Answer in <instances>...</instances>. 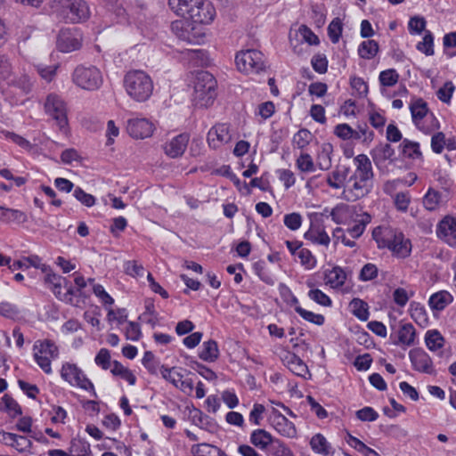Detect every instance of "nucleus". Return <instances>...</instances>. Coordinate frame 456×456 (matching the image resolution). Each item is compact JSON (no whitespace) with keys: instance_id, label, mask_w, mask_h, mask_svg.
<instances>
[{"instance_id":"obj_1","label":"nucleus","mask_w":456,"mask_h":456,"mask_svg":"<svg viewBox=\"0 0 456 456\" xmlns=\"http://www.w3.org/2000/svg\"><path fill=\"white\" fill-rule=\"evenodd\" d=\"M354 171L347 176L343 199L354 202L369 195L374 187L375 175L371 161L366 154L353 158Z\"/></svg>"},{"instance_id":"obj_2","label":"nucleus","mask_w":456,"mask_h":456,"mask_svg":"<svg viewBox=\"0 0 456 456\" xmlns=\"http://www.w3.org/2000/svg\"><path fill=\"white\" fill-rule=\"evenodd\" d=\"M371 237L379 250L389 251L396 259L404 260L411 255V240L399 228L379 225L372 230Z\"/></svg>"},{"instance_id":"obj_3","label":"nucleus","mask_w":456,"mask_h":456,"mask_svg":"<svg viewBox=\"0 0 456 456\" xmlns=\"http://www.w3.org/2000/svg\"><path fill=\"white\" fill-rule=\"evenodd\" d=\"M168 5L176 16L196 24H211L216 15L215 6L208 0H168Z\"/></svg>"},{"instance_id":"obj_4","label":"nucleus","mask_w":456,"mask_h":456,"mask_svg":"<svg viewBox=\"0 0 456 456\" xmlns=\"http://www.w3.org/2000/svg\"><path fill=\"white\" fill-rule=\"evenodd\" d=\"M27 268L35 267L39 269L45 276V284L50 289L57 299L65 304H73L71 299L72 289L67 282V278L56 274L51 266L42 262L37 255H30L25 257Z\"/></svg>"},{"instance_id":"obj_5","label":"nucleus","mask_w":456,"mask_h":456,"mask_svg":"<svg viewBox=\"0 0 456 456\" xmlns=\"http://www.w3.org/2000/svg\"><path fill=\"white\" fill-rule=\"evenodd\" d=\"M127 95L137 102H145L152 95L154 84L151 77L142 69L128 70L123 79Z\"/></svg>"},{"instance_id":"obj_6","label":"nucleus","mask_w":456,"mask_h":456,"mask_svg":"<svg viewBox=\"0 0 456 456\" xmlns=\"http://www.w3.org/2000/svg\"><path fill=\"white\" fill-rule=\"evenodd\" d=\"M51 10L58 19L72 24L86 21L91 15L85 0H52Z\"/></svg>"},{"instance_id":"obj_7","label":"nucleus","mask_w":456,"mask_h":456,"mask_svg":"<svg viewBox=\"0 0 456 456\" xmlns=\"http://www.w3.org/2000/svg\"><path fill=\"white\" fill-rule=\"evenodd\" d=\"M217 81L208 71L197 72L194 81L192 101L196 107L208 108L216 97Z\"/></svg>"},{"instance_id":"obj_8","label":"nucleus","mask_w":456,"mask_h":456,"mask_svg":"<svg viewBox=\"0 0 456 456\" xmlns=\"http://www.w3.org/2000/svg\"><path fill=\"white\" fill-rule=\"evenodd\" d=\"M60 376L70 387L86 391L91 395L97 397L94 383L77 363L71 362H62Z\"/></svg>"},{"instance_id":"obj_9","label":"nucleus","mask_w":456,"mask_h":456,"mask_svg":"<svg viewBox=\"0 0 456 456\" xmlns=\"http://www.w3.org/2000/svg\"><path fill=\"white\" fill-rule=\"evenodd\" d=\"M235 65L237 69L245 75H259L266 70L264 53L256 49L239 51L235 54Z\"/></svg>"},{"instance_id":"obj_10","label":"nucleus","mask_w":456,"mask_h":456,"mask_svg":"<svg viewBox=\"0 0 456 456\" xmlns=\"http://www.w3.org/2000/svg\"><path fill=\"white\" fill-rule=\"evenodd\" d=\"M33 360L47 375L53 373L52 362L59 357L60 350L56 343L49 338L38 339L33 345Z\"/></svg>"},{"instance_id":"obj_11","label":"nucleus","mask_w":456,"mask_h":456,"mask_svg":"<svg viewBox=\"0 0 456 456\" xmlns=\"http://www.w3.org/2000/svg\"><path fill=\"white\" fill-rule=\"evenodd\" d=\"M73 83L87 91L98 90L103 84V76L100 69L94 65H78L72 73Z\"/></svg>"},{"instance_id":"obj_12","label":"nucleus","mask_w":456,"mask_h":456,"mask_svg":"<svg viewBox=\"0 0 456 456\" xmlns=\"http://www.w3.org/2000/svg\"><path fill=\"white\" fill-rule=\"evenodd\" d=\"M45 109V112L55 120L60 130L67 133L69 130V120L64 101L59 95L51 94L46 97Z\"/></svg>"},{"instance_id":"obj_13","label":"nucleus","mask_w":456,"mask_h":456,"mask_svg":"<svg viewBox=\"0 0 456 456\" xmlns=\"http://www.w3.org/2000/svg\"><path fill=\"white\" fill-rule=\"evenodd\" d=\"M83 36L77 28H62L60 30L56 46L61 53H71L82 46Z\"/></svg>"},{"instance_id":"obj_14","label":"nucleus","mask_w":456,"mask_h":456,"mask_svg":"<svg viewBox=\"0 0 456 456\" xmlns=\"http://www.w3.org/2000/svg\"><path fill=\"white\" fill-rule=\"evenodd\" d=\"M409 359L415 371L428 375H435L436 373L431 357L422 348L411 349L409 352Z\"/></svg>"},{"instance_id":"obj_15","label":"nucleus","mask_w":456,"mask_h":456,"mask_svg":"<svg viewBox=\"0 0 456 456\" xmlns=\"http://www.w3.org/2000/svg\"><path fill=\"white\" fill-rule=\"evenodd\" d=\"M232 134L230 125L227 123H217L208 132L207 142L209 148L216 150L230 142Z\"/></svg>"},{"instance_id":"obj_16","label":"nucleus","mask_w":456,"mask_h":456,"mask_svg":"<svg viewBox=\"0 0 456 456\" xmlns=\"http://www.w3.org/2000/svg\"><path fill=\"white\" fill-rule=\"evenodd\" d=\"M283 365L286 366L296 376L307 379L306 375L311 376L307 365L294 352L288 349H282L279 354Z\"/></svg>"},{"instance_id":"obj_17","label":"nucleus","mask_w":456,"mask_h":456,"mask_svg":"<svg viewBox=\"0 0 456 456\" xmlns=\"http://www.w3.org/2000/svg\"><path fill=\"white\" fill-rule=\"evenodd\" d=\"M269 421L272 427L278 434L288 438H295L297 431L295 424L287 419L279 411L273 409L269 417Z\"/></svg>"},{"instance_id":"obj_18","label":"nucleus","mask_w":456,"mask_h":456,"mask_svg":"<svg viewBox=\"0 0 456 456\" xmlns=\"http://www.w3.org/2000/svg\"><path fill=\"white\" fill-rule=\"evenodd\" d=\"M171 29L176 37L183 41L192 45H202L205 42L206 32L202 30L196 31L191 28V31L185 28V22L183 20H175L171 23Z\"/></svg>"},{"instance_id":"obj_19","label":"nucleus","mask_w":456,"mask_h":456,"mask_svg":"<svg viewBox=\"0 0 456 456\" xmlns=\"http://www.w3.org/2000/svg\"><path fill=\"white\" fill-rule=\"evenodd\" d=\"M438 239L451 247L456 246V217L445 216L440 220L436 228Z\"/></svg>"},{"instance_id":"obj_20","label":"nucleus","mask_w":456,"mask_h":456,"mask_svg":"<svg viewBox=\"0 0 456 456\" xmlns=\"http://www.w3.org/2000/svg\"><path fill=\"white\" fill-rule=\"evenodd\" d=\"M154 129V124L145 118H131L127 121V133L134 139H145L151 137Z\"/></svg>"},{"instance_id":"obj_21","label":"nucleus","mask_w":456,"mask_h":456,"mask_svg":"<svg viewBox=\"0 0 456 456\" xmlns=\"http://www.w3.org/2000/svg\"><path fill=\"white\" fill-rule=\"evenodd\" d=\"M189 135L187 134H180L173 137L164 145V151L169 158L175 159L181 157L188 145Z\"/></svg>"},{"instance_id":"obj_22","label":"nucleus","mask_w":456,"mask_h":456,"mask_svg":"<svg viewBox=\"0 0 456 456\" xmlns=\"http://www.w3.org/2000/svg\"><path fill=\"white\" fill-rule=\"evenodd\" d=\"M371 219V216L367 212L357 213L351 221V224L347 225L346 232L354 240L359 239L365 232Z\"/></svg>"},{"instance_id":"obj_23","label":"nucleus","mask_w":456,"mask_h":456,"mask_svg":"<svg viewBox=\"0 0 456 456\" xmlns=\"http://www.w3.org/2000/svg\"><path fill=\"white\" fill-rule=\"evenodd\" d=\"M357 213L348 205L339 204L331 209L330 218L337 224L349 225Z\"/></svg>"},{"instance_id":"obj_24","label":"nucleus","mask_w":456,"mask_h":456,"mask_svg":"<svg viewBox=\"0 0 456 456\" xmlns=\"http://www.w3.org/2000/svg\"><path fill=\"white\" fill-rule=\"evenodd\" d=\"M402 157L412 161H422L423 154L420 150V144L418 142L411 141L407 138L402 140L399 145Z\"/></svg>"},{"instance_id":"obj_25","label":"nucleus","mask_w":456,"mask_h":456,"mask_svg":"<svg viewBox=\"0 0 456 456\" xmlns=\"http://www.w3.org/2000/svg\"><path fill=\"white\" fill-rule=\"evenodd\" d=\"M67 282L72 289V296L71 299L73 301V304H69L72 306L75 307H83L86 305V301L88 299L87 296L83 292V289L86 287V281L82 275H77L74 279V282L77 286V288H74L71 284V282L67 279Z\"/></svg>"},{"instance_id":"obj_26","label":"nucleus","mask_w":456,"mask_h":456,"mask_svg":"<svg viewBox=\"0 0 456 456\" xmlns=\"http://www.w3.org/2000/svg\"><path fill=\"white\" fill-rule=\"evenodd\" d=\"M347 279V274L344 268L336 265L331 269L326 270L324 273V281L326 285L331 289H341Z\"/></svg>"},{"instance_id":"obj_27","label":"nucleus","mask_w":456,"mask_h":456,"mask_svg":"<svg viewBox=\"0 0 456 456\" xmlns=\"http://www.w3.org/2000/svg\"><path fill=\"white\" fill-rule=\"evenodd\" d=\"M309 445L312 451L322 456H334L335 450L327 438L321 433L314 435L310 441Z\"/></svg>"},{"instance_id":"obj_28","label":"nucleus","mask_w":456,"mask_h":456,"mask_svg":"<svg viewBox=\"0 0 456 456\" xmlns=\"http://www.w3.org/2000/svg\"><path fill=\"white\" fill-rule=\"evenodd\" d=\"M304 238L311 241L313 244L328 248L330 243V238L325 228L321 225L311 224L309 229L305 232Z\"/></svg>"},{"instance_id":"obj_29","label":"nucleus","mask_w":456,"mask_h":456,"mask_svg":"<svg viewBox=\"0 0 456 456\" xmlns=\"http://www.w3.org/2000/svg\"><path fill=\"white\" fill-rule=\"evenodd\" d=\"M453 302V296L447 290L433 293L428 298V305L432 311L441 312Z\"/></svg>"},{"instance_id":"obj_30","label":"nucleus","mask_w":456,"mask_h":456,"mask_svg":"<svg viewBox=\"0 0 456 456\" xmlns=\"http://www.w3.org/2000/svg\"><path fill=\"white\" fill-rule=\"evenodd\" d=\"M416 129L426 135H430L440 128V121L433 112L412 122Z\"/></svg>"},{"instance_id":"obj_31","label":"nucleus","mask_w":456,"mask_h":456,"mask_svg":"<svg viewBox=\"0 0 456 456\" xmlns=\"http://www.w3.org/2000/svg\"><path fill=\"white\" fill-rule=\"evenodd\" d=\"M0 411L5 412L12 419H15L22 414L21 406L9 394H4L1 398Z\"/></svg>"},{"instance_id":"obj_32","label":"nucleus","mask_w":456,"mask_h":456,"mask_svg":"<svg viewBox=\"0 0 456 456\" xmlns=\"http://www.w3.org/2000/svg\"><path fill=\"white\" fill-rule=\"evenodd\" d=\"M409 313L419 326L425 328L429 324V317L423 304L416 301L411 302Z\"/></svg>"},{"instance_id":"obj_33","label":"nucleus","mask_w":456,"mask_h":456,"mask_svg":"<svg viewBox=\"0 0 456 456\" xmlns=\"http://www.w3.org/2000/svg\"><path fill=\"white\" fill-rule=\"evenodd\" d=\"M379 53V45L376 40L367 39L361 42L357 48L358 56L363 60H372Z\"/></svg>"},{"instance_id":"obj_34","label":"nucleus","mask_w":456,"mask_h":456,"mask_svg":"<svg viewBox=\"0 0 456 456\" xmlns=\"http://www.w3.org/2000/svg\"><path fill=\"white\" fill-rule=\"evenodd\" d=\"M191 452L192 456H228L219 447L208 443H200L191 445Z\"/></svg>"},{"instance_id":"obj_35","label":"nucleus","mask_w":456,"mask_h":456,"mask_svg":"<svg viewBox=\"0 0 456 456\" xmlns=\"http://www.w3.org/2000/svg\"><path fill=\"white\" fill-rule=\"evenodd\" d=\"M26 222H28V216L24 211L4 206L1 224H25Z\"/></svg>"},{"instance_id":"obj_36","label":"nucleus","mask_w":456,"mask_h":456,"mask_svg":"<svg viewBox=\"0 0 456 456\" xmlns=\"http://www.w3.org/2000/svg\"><path fill=\"white\" fill-rule=\"evenodd\" d=\"M409 110L412 122L418 119L419 120L422 117H426L428 113L432 112L429 110L428 102L420 97L411 99L409 104Z\"/></svg>"},{"instance_id":"obj_37","label":"nucleus","mask_w":456,"mask_h":456,"mask_svg":"<svg viewBox=\"0 0 456 456\" xmlns=\"http://www.w3.org/2000/svg\"><path fill=\"white\" fill-rule=\"evenodd\" d=\"M110 372L113 376L119 377L121 379L127 382L129 386H134L136 384L137 379L134 372L117 360L113 361Z\"/></svg>"},{"instance_id":"obj_38","label":"nucleus","mask_w":456,"mask_h":456,"mask_svg":"<svg viewBox=\"0 0 456 456\" xmlns=\"http://www.w3.org/2000/svg\"><path fill=\"white\" fill-rule=\"evenodd\" d=\"M199 357L204 362H214L219 357L217 342L213 339L203 342Z\"/></svg>"},{"instance_id":"obj_39","label":"nucleus","mask_w":456,"mask_h":456,"mask_svg":"<svg viewBox=\"0 0 456 456\" xmlns=\"http://www.w3.org/2000/svg\"><path fill=\"white\" fill-rule=\"evenodd\" d=\"M250 443L256 448L264 451L273 444V436L265 429L258 428L250 434Z\"/></svg>"},{"instance_id":"obj_40","label":"nucleus","mask_w":456,"mask_h":456,"mask_svg":"<svg viewBox=\"0 0 456 456\" xmlns=\"http://www.w3.org/2000/svg\"><path fill=\"white\" fill-rule=\"evenodd\" d=\"M416 338V330L411 323H403L397 331L396 345L411 346Z\"/></svg>"},{"instance_id":"obj_41","label":"nucleus","mask_w":456,"mask_h":456,"mask_svg":"<svg viewBox=\"0 0 456 456\" xmlns=\"http://www.w3.org/2000/svg\"><path fill=\"white\" fill-rule=\"evenodd\" d=\"M4 439L7 440L10 445L14 447L18 452H24L32 447V442L24 436L16 435L13 433H4Z\"/></svg>"},{"instance_id":"obj_42","label":"nucleus","mask_w":456,"mask_h":456,"mask_svg":"<svg viewBox=\"0 0 456 456\" xmlns=\"http://www.w3.org/2000/svg\"><path fill=\"white\" fill-rule=\"evenodd\" d=\"M183 369L181 367H168L167 365L162 364L160 366V374L161 377L172 384L175 387H177L181 379L183 378V374L182 373Z\"/></svg>"},{"instance_id":"obj_43","label":"nucleus","mask_w":456,"mask_h":456,"mask_svg":"<svg viewBox=\"0 0 456 456\" xmlns=\"http://www.w3.org/2000/svg\"><path fill=\"white\" fill-rule=\"evenodd\" d=\"M347 175V168H346L344 171L339 169L333 170L327 176V184L332 189H343V191H345Z\"/></svg>"},{"instance_id":"obj_44","label":"nucleus","mask_w":456,"mask_h":456,"mask_svg":"<svg viewBox=\"0 0 456 456\" xmlns=\"http://www.w3.org/2000/svg\"><path fill=\"white\" fill-rule=\"evenodd\" d=\"M351 313L362 322L369 319L370 312L368 304L361 298L355 297L349 303Z\"/></svg>"},{"instance_id":"obj_45","label":"nucleus","mask_w":456,"mask_h":456,"mask_svg":"<svg viewBox=\"0 0 456 456\" xmlns=\"http://www.w3.org/2000/svg\"><path fill=\"white\" fill-rule=\"evenodd\" d=\"M71 456H91L90 444L83 438H73L69 448Z\"/></svg>"},{"instance_id":"obj_46","label":"nucleus","mask_w":456,"mask_h":456,"mask_svg":"<svg viewBox=\"0 0 456 456\" xmlns=\"http://www.w3.org/2000/svg\"><path fill=\"white\" fill-rule=\"evenodd\" d=\"M435 37L430 30H426L422 40L418 42L416 49L426 56H433L435 54Z\"/></svg>"},{"instance_id":"obj_47","label":"nucleus","mask_w":456,"mask_h":456,"mask_svg":"<svg viewBox=\"0 0 456 456\" xmlns=\"http://www.w3.org/2000/svg\"><path fill=\"white\" fill-rule=\"evenodd\" d=\"M425 343L430 351L436 352L444 346V338L438 330H429L425 335Z\"/></svg>"},{"instance_id":"obj_48","label":"nucleus","mask_w":456,"mask_h":456,"mask_svg":"<svg viewBox=\"0 0 456 456\" xmlns=\"http://www.w3.org/2000/svg\"><path fill=\"white\" fill-rule=\"evenodd\" d=\"M297 261L299 262L302 268L305 271H311L314 269L317 266L318 263L317 258L313 254V252L310 249L304 247L302 248V249H300Z\"/></svg>"},{"instance_id":"obj_49","label":"nucleus","mask_w":456,"mask_h":456,"mask_svg":"<svg viewBox=\"0 0 456 456\" xmlns=\"http://www.w3.org/2000/svg\"><path fill=\"white\" fill-rule=\"evenodd\" d=\"M442 194L433 188H428L423 197V206L428 211H435L439 208Z\"/></svg>"},{"instance_id":"obj_50","label":"nucleus","mask_w":456,"mask_h":456,"mask_svg":"<svg viewBox=\"0 0 456 456\" xmlns=\"http://www.w3.org/2000/svg\"><path fill=\"white\" fill-rule=\"evenodd\" d=\"M344 24L339 17L334 18L327 28L328 37L332 44H338L342 37Z\"/></svg>"},{"instance_id":"obj_51","label":"nucleus","mask_w":456,"mask_h":456,"mask_svg":"<svg viewBox=\"0 0 456 456\" xmlns=\"http://www.w3.org/2000/svg\"><path fill=\"white\" fill-rule=\"evenodd\" d=\"M142 366L151 375H157L160 370L159 361L151 351H145L141 360Z\"/></svg>"},{"instance_id":"obj_52","label":"nucleus","mask_w":456,"mask_h":456,"mask_svg":"<svg viewBox=\"0 0 456 456\" xmlns=\"http://www.w3.org/2000/svg\"><path fill=\"white\" fill-rule=\"evenodd\" d=\"M280 295L286 305L293 308L296 313H297V310L302 307L298 298L288 286L282 285L281 287Z\"/></svg>"},{"instance_id":"obj_53","label":"nucleus","mask_w":456,"mask_h":456,"mask_svg":"<svg viewBox=\"0 0 456 456\" xmlns=\"http://www.w3.org/2000/svg\"><path fill=\"white\" fill-rule=\"evenodd\" d=\"M192 422L201 429L207 431H212L215 428L214 420L199 409H195L194 411V414L192 415Z\"/></svg>"},{"instance_id":"obj_54","label":"nucleus","mask_w":456,"mask_h":456,"mask_svg":"<svg viewBox=\"0 0 456 456\" xmlns=\"http://www.w3.org/2000/svg\"><path fill=\"white\" fill-rule=\"evenodd\" d=\"M1 134L5 140L11 141L23 150L30 151L32 149L31 142L25 137L8 130H2Z\"/></svg>"},{"instance_id":"obj_55","label":"nucleus","mask_w":456,"mask_h":456,"mask_svg":"<svg viewBox=\"0 0 456 456\" xmlns=\"http://www.w3.org/2000/svg\"><path fill=\"white\" fill-rule=\"evenodd\" d=\"M399 73L395 69H387L382 70L379 75L380 86L385 87H392L399 81Z\"/></svg>"},{"instance_id":"obj_56","label":"nucleus","mask_w":456,"mask_h":456,"mask_svg":"<svg viewBox=\"0 0 456 456\" xmlns=\"http://www.w3.org/2000/svg\"><path fill=\"white\" fill-rule=\"evenodd\" d=\"M444 53L447 58L456 56V31L444 34L443 37Z\"/></svg>"},{"instance_id":"obj_57","label":"nucleus","mask_w":456,"mask_h":456,"mask_svg":"<svg viewBox=\"0 0 456 456\" xmlns=\"http://www.w3.org/2000/svg\"><path fill=\"white\" fill-rule=\"evenodd\" d=\"M351 88L354 91L355 94L363 98L366 97L369 93V86L366 81L361 77L351 76L349 79Z\"/></svg>"},{"instance_id":"obj_58","label":"nucleus","mask_w":456,"mask_h":456,"mask_svg":"<svg viewBox=\"0 0 456 456\" xmlns=\"http://www.w3.org/2000/svg\"><path fill=\"white\" fill-rule=\"evenodd\" d=\"M110 351L107 348H101L94 357V363L103 370L112 368Z\"/></svg>"},{"instance_id":"obj_59","label":"nucleus","mask_w":456,"mask_h":456,"mask_svg":"<svg viewBox=\"0 0 456 456\" xmlns=\"http://www.w3.org/2000/svg\"><path fill=\"white\" fill-rule=\"evenodd\" d=\"M456 86L452 81H446L436 92L437 98L444 103L450 104Z\"/></svg>"},{"instance_id":"obj_60","label":"nucleus","mask_w":456,"mask_h":456,"mask_svg":"<svg viewBox=\"0 0 456 456\" xmlns=\"http://www.w3.org/2000/svg\"><path fill=\"white\" fill-rule=\"evenodd\" d=\"M307 296L311 300L322 306L330 307L332 305L331 298L320 289H310Z\"/></svg>"},{"instance_id":"obj_61","label":"nucleus","mask_w":456,"mask_h":456,"mask_svg":"<svg viewBox=\"0 0 456 456\" xmlns=\"http://www.w3.org/2000/svg\"><path fill=\"white\" fill-rule=\"evenodd\" d=\"M303 320L317 326H322L325 323V316L321 314H315L303 307L299 308L297 313Z\"/></svg>"},{"instance_id":"obj_62","label":"nucleus","mask_w":456,"mask_h":456,"mask_svg":"<svg viewBox=\"0 0 456 456\" xmlns=\"http://www.w3.org/2000/svg\"><path fill=\"white\" fill-rule=\"evenodd\" d=\"M379 275V268L375 264H365L358 275V280L361 281H370L376 279Z\"/></svg>"},{"instance_id":"obj_63","label":"nucleus","mask_w":456,"mask_h":456,"mask_svg":"<svg viewBox=\"0 0 456 456\" xmlns=\"http://www.w3.org/2000/svg\"><path fill=\"white\" fill-rule=\"evenodd\" d=\"M368 115L369 122L371 125V126L378 130H383L387 122L385 112L381 110H370Z\"/></svg>"},{"instance_id":"obj_64","label":"nucleus","mask_w":456,"mask_h":456,"mask_svg":"<svg viewBox=\"0 0 456 456\" xmlns=\"http://www.w3.org/2000/svg\"><path fill=\"white\" fill-rule=\"evenodd\" d=\"M427 21L425 18L419 16H414L410 18L408 22V30L411 35H420L422 32L425 33Z\"/></svg>"}]
</instances>
